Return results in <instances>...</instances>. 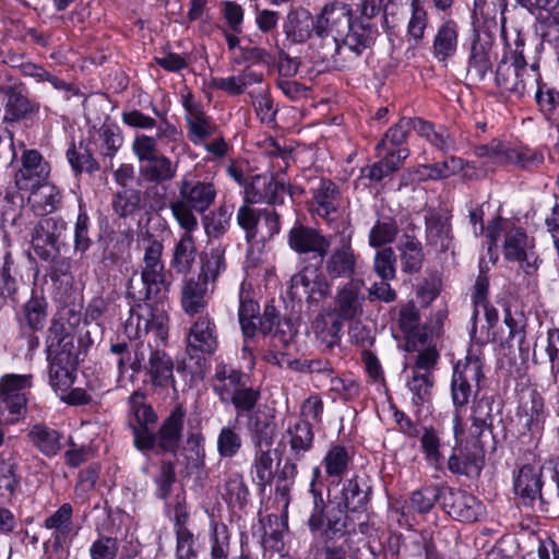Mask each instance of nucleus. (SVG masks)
Listing matches in <instances>:
<instances>
[{
    "mask_svg": "<svg viewBox=\"0 0 559 559\" xmlns=\"http://www.w3.org/2000/svg\"><path fill=\"white\" fill-rule=\"evenodd\" d=\"M162 254V242L150 241L145 248L141 272L144 301L131 308L124 324V332L130 338L152 334L156 343L167 340L169 319L164 301L167 284Z\"/></svg>",
    "mask_w": 559,
    "mask_h": 559,
    "instance_id": "obj_1",
    "label": "nucleus"
},
{
    "mask_svg": "<svg viewBox=\"0 0 559 559\" xmlns=\"http://www.w3.org/2000/svg\"><path fill=\"white\" fill-rule=\"evenodd\" d=\"M46 343L49 383L57 394H63L72 388L75 380L78 357L74 350V337L62 322L52 321Z\"/></svg>",
    "mask_w": 559,
    "mask_h": 559,
    "instance_id": "obj_2",
    "label": "nucleus"
},
{
    "mask_svg": "<svg viewBox=\"0 0 559 559\" xmlns=\"http://www.w3.org/2000/svg\"><path fill=\"white\" fill-rule=\"evenodd\" d=\"M365 301V282L362 280L350 278L337 287L333 308L334 322L325 331V318L320 316L317 318L314 326L317 335L328 347L337 343L338 333L344 321H353L362 316Z\"/></svg>",
    "mask_w": 559,
    "mask_h": 559,
    "instance_id": "obj_3",
    "label": "nucleus"
},
{
    "mask_svg": "<svg viewBox=\"0 0 559 559\" xmlns=\"http://www.w3.org/2000/svg\"><path fill=\"white\" fill-rule=\"evenodd\" d=\"M483 376V359L473 350H469L466 357L454 366L451 382L452 402L455 407L453 436L459 444L464 441L461 409L468 404Z\"/></svg>",
    "mask_w": 559,
    "mask_h": 559,
    "instance_id": "obj_4",
    "label": "nucleus"
},
{
    "mask_svg": "<svg viewBox=\"0 0 559 559\" xmlns=\"http://www.w3.org/2000/svg\"><path fill=\"white\" fill-rule=\"evenodd\" d=\"M179 198L171 202L170 210L181 228L198 229L195 212H205L214 202L217 191L211 181L179 182Z\"/></svg>",
    "mask_w": 559,
    "mask_h": 559,
    "instance_id": "obj_5",
    "label": "nucleus"
},
{
    "mask_svg": "<svg viewBox=\"0 0 559 559\" xmlns=\"http://www.w3.org/2000/svg\"><path fill=\"white\" fill-rule=\"evenodd\" d=\"M412 129L443 153L455 150V142L445 128L436 129L420 118H402L386 131L384 138L377 144L378 155L381 156L382 152L400 148L399 146L405 142L407 133Z\"/></svg>",
    "mask_w": 559,
    "mask_h": 559,
    "instance_id": "obj_6",
    "label": "nucleus"
},
{
    "mask_svg": "<svg viewBox=\"0 0 559 559\" xmlns=\"http://www.w3.org/2000/svg\"><path fill=\"white\" fill-rule=\"evenodd\" d=\"M538 80H540L538 66L534 63L528 67L522 51L518 48L502 57L495 76L498 87L516 96L533 91Z\"/></svg>",
    "mask_w": 559,
    "mask_h": 559,
    "instance_id": "obj_7",
    "label": "nucleus"
},
{
    "mask_svg": "<svg viewBox=\"0 0 559 559\" xmlns=\"http://www.w3.org/2000/svg\"><path fill=\"white\" fill-rule=\"evenodd\" d=\"M31 374L8 373L0 379V426L16 424L26 413Z\"/></svg>",
    "mask_w": 559,
    "mask_h": 559,
    "instance_id": "obj_8",
    "label": "nucleus"
},
{
    "mask_svg": "<svg viewBox=\"0 0 559 559\" xmlns=\"http://www.w3.org/2000/svg\"><path fill=\"white\" fill-rule=\"evenodd\" d=\"M352 8L343 2L325 4L316 20V35L334 52L341 50V38L352 22Z\"/></svg>",
    "mask_w": 559,
    "mask_h": 559,
    "instance_id": "obj_9",
    "label": "nucleus"
},
{
    "mask_svg": "<svg viewBox=\"0 0 559 559\" xmlns=\"http://www.w3.org/2000/svg\"><path fill=\"white\" fill-rule=\"evenodd\" d=\"M181 105L186 111V121L188 127V139L194 144L200 145L204 140L215 132V126L203 111L200 102L189 90L181 92Z\"/></svg>",
    "mask_w": 559,
    "mask_h": 559,
    "instance_id": "obj_10",
    "label": "nucleus"
},
{
    "mask_svg": "<svg viewBox=\"0 0 559 559\" xmlns=\"http://www.w3.org/2000/svg\"><path fill=\"white\" fill-rule=\"evenodd\" d=\"M503 255L509 261L519 262L526 273L537 269L538 258L533 251V243L521 227L513 226L507 230Z\"/></svg>",
    "mask_w": 559,
    "mask_h": 559,
    "instance_id": "obj_11",
    "label": "nucleus"
},
{
    "mask_svg": "<svg viewBox=\"0 0 559 559\" xmlns=\"http://www.w3.org/2000/svg\"><path fill=\"white\" fill-rule=\"evenodd\" d=\"M442 508L454 520L475 522L484 513V507L473 495L460 489H447L442 495Z\"/></svg>",
    "mask_w": 559,
    "mask_h": 559,
    "instance_id": "obj_12",
    "label": "nucleus"
},
{
    "mask_svg": "<svg viewBox=\"0 0 559 559\" xmlns=\"http://www.w3.org/2000/svg\"><path fill=\"white\" fill-rule=\"evenodd\" d=\"M272 431L266 426L255 436V457L252 466V478L261 487L273 480L275 451H272Z\"/></svg>",
    "mask_w": 559,
    "mask_h": 559,
    "instance_id": "obj_13",
    "label": "nucleus"
},
{
    "mask_svg": "<svg viewBox=\"0 0 559 559\" xmlns=\"http://www.w3.org/2000/svg\"><path fill=\"white\" fill-rule=\"evenodd\" d=\"M64 231L63 224L52 217L38 221L32 233V246L36 254L45 260L55 259L58 253V239Z\"/></svg>",
    "mask_w": 559,
    "mask_h": 559,
    "instance_id": "obj_14",
    "label": "nucleus"
},
{
    "mask_svg": "<svg viewBox=\"0 0 559 559\" xmlns=\"http://www.w3.org/2000/svg\"><path fill=\"white\" fill-rule=\"evenodd\" d=\"M519 425L533 438L542 436L546 420L543 397L534 391L523 394L518 409Z\"/></svg>",
    "mask_w": 559,
    "mask_h": 559,
    "instance_id": "obj_15",
    "label": "nucleus"
},
{
    "mask_svg": "<svg viewBox=\"0 0 559 559\" xmlns=\"http://www.w3.org/2000/svg\"><path fill=\"white\" fill-rule=\"evenodd\" d=\"M48 175L49 168L41 155L35 150L25 151L22 156V167L15 174V185L19 190L34 189L45 181Z\"/></svg>",
    "mask_w": 559,
    "mask_h": 559,
    "instance_id": "obj_16",
    "label": "nucleus"
},
{
    "mask_svg": "<svg viewBox=\"0 0 559 559\" xmlns=\"http://www.w3.org/2000/svg\"><path fill=\"white\" fill-rule=\"evenodd\" d=\"M245 382H249V377L246 373L219 362L215 367L211 385L219 401L228 404Z\"/></svg>",
    "mask_w": 559,
    "mask_h": 559,
    "instance_id": "obj_17",
    "label": "nucleus"
},
{
    "mask_svg": "<svg viewBox=\"0 0 559 559\" xmlns=\"http://www.w3.org/2000/svg\"><path fill=\"white\" fill-rule=\"evenodd\" d=\"M492 46L493 41L490 35H476L472 44L467 69L472 80L483 81L491 70Z\"/></svg>",
    "mask_w": 559,
    "mask_h": 559,
    "instance_id": "obj_18",
    "label": "nucleus"
},
{
    "mask_svg": "<svg viewBox=\"0 0 559 559\" xmlns=\"http://www.w3.org/2000/svg\"><path fill=\"white\" fill-rule=\"evenodd\" d=\"M405 348L408 352H418L414 370L431 372L436 367L439 353L428 331H418L409 335L405 343Z\"/></svg>",
    "mask_w": 559,
    "mask_h": 559,
    "instance_id": "obj_19",
    "label": "nucleus"
},
{
    "mask_svg": "<svg viewBox=\"0 0 559 559\" xmlns=\"http://www.w3.org/2000/svg\"><path fill=\"white\" fill-rule=\"evenodd\" d=\"M178 136L179 132L177 128L166 121L159 126L156 138L146 134L135 135L132 142V152L141 165H143L159 155L157 143L158 139L166 138L170 141H176Z\"/></svg>",
    "mask_w": 559,
    "mask_h": 559,
    "instance_id": "obj_20",
    "label": "nucleus"
},
{
    "mask_svg": "<svg viewBox=\"0 0 559 559\" xmlns=\"http://www.w3.org/2000/svg\"><path fill=\"white\" fill-rule=\"evenodd\" d=\"M459 46V24L453 19H444L437 27L432 40V55L438 61L452 58Z\"/></svg>",
    "mask_w": 559,
    "mask_h": 559,
    "instance_id": "obj_21",
    "label": "nucleus"
},
{
    "mask_svg": "<svg viewBox=\"0 0 559 559\" xmlns=\"http://www.w3.org/2000/svg\"><path fill=\"white\" fill-rule=\"evenodd\" d=\"M377 34V28L371 23L362 20H352L343 38H341V46L347 47L349 51L357 56L373 44Z\"/></svg>",
    "mask_w": 559,
    "mask_h": 559,
    "instance_id": "obj_22",
    "label": "nucleus"
},
{
    "mask_svg": "<svg viewBox=\"0 0 559 559\" xmlns=\"http://www.w3.org/2000/svg\"><path fill=\"white\" fill-rule=\"evenodd\" d=\"M283 29L288 40L301 44L310 38L313 31L316 32V21L309 11L295 9L288 12Z\"/></svg>",
    "mask_w": 559,
    "mask_h": 559,
    "instance_id": "obj_23",
    "label": "nucleus"
},
{
    "mask_svg": "<svg viewBox=\"0 0 559 559\" xmlns=\"http://www.w3.org/2000/svg\"><path fill=\"white\" fill-rule=\"evenodd\" d=\"M288 245L298 253H324L328 249V242L317 230L302 225H296L289 230Z\"/></svg>",
    "mask_w": 559,
    "mask_h": 559,
    "instance_id": "obj_24",
    "label": "nucleus"
},
{
    "mask_svg": "<svg viewBox=\"0 0 559 559\" xmlns=\"http://www.w3.org/2000/svg\"><path fill=\"white\" fill-rule=\"evenodd\" d=\"M340 206V192L336 186L329 180H321L313 190L312 211L324 219H332V215Z\"/></svg>",
    "mask_w": 559,
    "mask_h": 559,
    "instance_id": "obj_25",
    "label": "nucleus"
},
{
    "mask_svg": "<svg viewBox=\"0 0 559 559\" xmlns=\"http://www.w3.org/2000/svg\"><path fill=\"white\" fill-rule=\"evenodd\" d=\"M215 325L207 317L199 318L188 335L190 352L213 353L216 348Z\"/></svg>",
    "mask_w": 559,
    "mask_h": 559,
    "instance_id": "obj_26",
    "label": "nucleus"
},
{
    "mask_svg": "<svg viewBox=\"0 0 559 559\" xmlns=\"http://www.w3.org/2000/svg\"><path fill=\"white\" fill-rule=\"evenodd\" d=\"M542 469L538 466L524 465L520 468L514 480V491L525 503L540 497Z\"/></svg>",
    "mask_w": 559,
    "mask_h": 559,
    "instance_id": "obj_27",
    "label": "nucleus"
},
{
    "mask_svg": "<svg viewBox=\"0 0 559 559\" xmlns=\"http://www.w3.org/2000/svg\"><path fill=\"white\" fill-rule=\"evenodd\" d=\"M213 287L198 280H188L182 288L181 304L186 313L194 316L201 312L210 298Z\"/></svg>",
    "mask_w": 559,
    "mask_h": 559,
    "instance_id": "obj_28",
    "label": "nucleus"
},
{
    "mask_svg": "<svg viewBox=\"0 0 559 559\" xmlns=\"http://www.w3.org/2000/svg\"><path fill=\"white\" fill-rule=\"evenodd\" d=\"M28 201L33 210L39 215L53 212L61 202L60 190L51 182L41 181L34 189H29Z\"/></svg>",
    "mask_w": 559,
    "mask_h": 559,
    "instance_id": "obj_29",
    "label": "nucleus"
},
{
    "mask_svg": "<svg viewBox=\"0 0 559 559\" xmlns=\"http://www.w3.org/2000/svg\"><path fill=\"white\" fill-rule=\"evenodd\" d=\"M178 171V164L159 154L140 166L141 177L148 182L162 183L173 180Z\"/></svg>",
    "mask_w": 559,
    "mask_h": 559,
    "instance_id": "obj_30",
    "label": "nucleus"
},
{
    "mask_svg": "<svg viewBox=\"0 0 559 559\" xmlns=\"http://www.w3.org/2000/svg\"><path fill=\"white\" fill-rule=\"evenodd\" d=\"M73 509L70 503H63L49 515L44 526L52 532V537L57 545L66 543L73 533Z\"/></svg>",
    "mask_w": 559,
    "mask_h": 559,
    "instance_id": "obj_31",
    "label": "nucleus"
},
{
    "mask_svg": "<svg viewBox=\"0 0 559 559\" xmlns=\"http://www.w3.org/2000/svg\"><path fill=\"white\" fill-rule=\"evenodd\" d=\"M185 231L174 248L171 266L181 274L192 269L197 258V247L192 233L195 229L182 228Z\"/></svg>",
    "mask_w": 559,
    "mask_h": 559,
    "instance_id": "obj_32",
    "label": "nucleus"
},
{
    "mask_svg": "<svg viewBox=\"0 0 559 559\" xmlns=\"http://www.w3.org/2000/svg\"><path fill=\"white\" fill-rule=\"evenodd\" d=\"M334 500L341 513L358 512L367 503L368 495L360 488L357 477H353L343 483L342 490Z\"/></svg>",
    "mask_w": 559,
    "mask_h": 559,
    "instance_id": "obj_33",
    "label": "nucleus"
},
{
    "mask_svg": "<svg viewBox=\"0 0 559 559\" xmlns=\"http://www.w3.org/2000/svg\"><path fill=\"white\" fill-rule=\"evenodd\" d=\"M383 157L371 166L365 167L361 170L364 177L370 180L379 181L389 176L399 167L408 156L407 148H397L396 151L382 152Z\"/></svg>",
    "mask_w": 559,
    "mask_h": 559,
    "instance_id": "obj_34",
    "label": "nucleus"
},
{
    "mask_svg": "<svg viewBox=\"0 0 559 559\" xmlns=\"http://www.w3.org/2000/svg\"><path fill=\"white\" fill-rule=\"evenodd\" d=\"M283 440L289 445L292 453L296 456H302L310 450L313 442V431L310 423L297 420L289 425Z\"/></svg>",
    "mask_w": 559,
    "mask_h": 559,
    "instance_id": "obj_35",
    "label": "nucleus"
},
{
    "mask_svg": "<svg viewBox=\"0 0 559 559\" xmlns=\"http://www.w3.org/2000/svg\"><path fill=\"white\" fill-rule=\"evenodd\" d=\"M467 442V437L464 435V441L457 443L455 440V448L448 460V467L454 474L476 476L481 469V460L475 454H465L463 452V445Z\"/></svg>",
    "mask_w": 559,
    "mask_h": 559,
    "instance_id": "obj_36",
    "label": "nucleus"
},
{
    "mask_svg": "<svg viewBox=\"0 0 559 559\" xmlns=\"http://www.w3.org/2000/svg\"><path fill=\"white\" fill-rule=\"evenodd\" d=\"M325 269L331 278L352 276L356 269L354 250L349 246L334 250L326 261Z\"/></svg>",
    "mask_w": 559,
    "mask_h": 559,
    "instance_id": "obj_37",
    "label": "nucleus"
},
{
    "mask_svg": "<svg viewBox=\"0 0 559 559\" xmlns=\"http://www.w3.org/2000/svg\"><path fill=\"white\" fill-rule=\"evenodd\" d=\"M225 250L221 247L212 248L201 258L198 280L213 287L218 276L225 272Z\"/></svg>",
    "mask_w": 559,
    "mask_h": 559,
    "instance_id": "obj_38",
    "label": "nucleus"
},
{
    "mask_svg": "<svg viewBox=\"0 0 559 559\" xmlns=\"http://www.w3.org/2000/svg\"><path fill=\"white\" fill-rule=\"evenodd\" d=\"M174 362L171 358L162 350L151 353L148 360V373L155 385L164 386L173 382Z\"/></svg>",
    "mask_w": 559,
    "mask_h": 559,
    "instance_id": "obj_39",
    "label": "nucleus"
},
{
    "mask_svg": "<svg viewBox=\"0 0 559 559\" xmlns=\"http://www.w3.org/2000/svg\"><path fill=\"white\" fill-rule=\"evenodd\" d=\"M411 15L406 26L408 41L418 44L424 39L428 26V12L420 0H412L409 4Z\"/></svg>",
    "mask_w": 559,
    "mask_h": 559,
    "instance_id": "obj_40",
    "label": "nucleus"
},
{
    "mask_svg": "<svg viewBox=\"0 0 559 559\" xmlns=\"http://www.w3.org/2000/svg\"><path fill=\"white\" fill-rule=\"evenodd\" d=\"M350 461L352 456L347 449L335 444L326 451L322 464L329 477L341 478L347 473Z\"/></svg>",
    "mask_w": 559,
    "mask_h": 559,
    "instance_id": "obj_41",
    "label": "nucleus"
},
{
    "mask_svg": "<svg viewBox=\"0 0 559 559\" xmlns=\"http://www.w3.org/2000/svg\"><path fill=\"white\" fill-rule=\"evenodd\" d=\"M432 385L431 372L413 370L412 377L406 382V386L412 393V403L417 407L428 403L431 397Z\"/></svg>",
    "mask_w": 559,
    "mask_h": 559,
    "instance_id": "obj_42",
    "label": "nucleus"
},
{
    "mask_svg": "<svg viewBox=\"0 0 559 559\" xmlns=\"http://www.w3.org/2000/svg\"><path fill=\"white\" fill-rule=\"evenodd\" d=\"M239 299L238 317L242 333L246 337H252L257 332L259 305L249 298L248 293L245 292V285L241 286Z\"/></svg>",
    "mask_w": 559,
    "mask_h": 559,
    "instance_id": "obj_43",
    "label": "nucleus"
},
{
    "mask_svg": "<svg viewBox=\"0 0 559 559\" xmlns=\"http://www.w3.org/2000/svg\"><path fill=\"white\" fill-rule=\"evenodd\" d=\"M420 447L426 461L436 467L444 463L443 444L439 432L432 427H426L420 437Z\"/></svg>",
    "mask_w": 559,
    "mask_h": 559,
    "instance_id": "obj_44",
    "label": "nucleus"
},
{
    "mask_svg": "<svg viewBox=\"0 0 559 559\" xmlns=\"http://www.w3.org/2000/svg\"><path fill=\"white\" fill-rule=\"evenodd\" d=\"M400 251L403 271L408 273L419 271L424 260L420 242L406 235L401 239Z\"/></svg>",
    "mask_w": 559,
    "mask_h": 559,
    "instance_id": "obj_45",
    "label": "nucleus"
},
{
    "mask_svg": "<svg viewBox=\"0 0 559 559\" xmlns=\"http://www.w3.org/2000/svg\"><path fill=\"white\" fill-rule=\"evenodd\" d=\"M262 544L265 548L281 550L286 523L276 514L267 515L263 521Z\"/></svg>",
    "mask_w": 559,
    "mask_h": 559,
    "instance_id": "obj_46",
    "label": "nucleus"
},
{
    "mask_svg": "<svg viewBox=\"0 0 559 559\" xmlns=\"http://www.w3.org/2000/svg\"><path fill=\"white\" fill-rule=\"evenodd\" d=\"M242 445L237 423L225 426L217 436V452L222 457H234Z\"/></svg>",
    "mask_w": 559,
    "mask_h": 559,
    "instance_id": "obj_47",
    "label": "nucleus"
},
{
    "mask_svg": "<svg viewBox=\"0 0 559 559\" xmlns=\"http://www.w3.org/2000/svg\"><path fill=\"white\" fill-rule=\"evenodd\" d=\"M29 437L45 455L52 456L60 450L59 433L53 429L45 426H35L31 430Z\"/></svg>",
    "mask_w": 559,
    "mask_h": 559,
    "instance_id": "obj_48",
    "label": "nucleus"
},
{
    "mask_svg": "<svg viewBox=\"0 0 559 559\" xmlns=\"http://www.w3.org/2000/svg\"><path fill=\"white\" fill-rule=\"evenodd\" d=\"M182 415L173 413L163 424L159 430V445L168 451H173L181 437Z\"/></svg>",
    "mask_w": 559,
    "mask_h": 559,
    "instance_id": "obj_49",
    "label": "nucleus"
},
{
    "mask_svg": "<svg viewBox=\"0 0 559 559\" xmlns=\"http://www.w3.org/2000/svg\"><path fill=\"white\" fill-rule=\"evenodd\" d=\"M233 213L234 206L229 204H222L215 212H212L205 219L206 234L215 238L225 234L229 227Z\"/></svg>",
    "mask_w": 559,
    "mask_h": 559,
    "instance_id": "obj_50",
    "label": "nucleus"
},
{
    "mask_svg": "<svg viewBox=\"0 0 559 559\" xmlns=\"http://www.w3.org/2000/svg\"><path fill=\"white\" fill-rule=\"evenodd\" d=\"M211 559H229L230 537L224 523L215 522L211 531Z\"/></svg>",
    "mask_w": 559,
    "mask_h": 559,
    "instance_id": "obj_51",
    "label": "nucleus"
},
{
    "mask_svg": "<svg viewBox=\"0 0 559 559\" xmlns=\"http://www.w3.org/2000/svg\"><path fill=\"white\" fill-rule=\"evenodd\" d=\"M473 17L474 24L484 27L488 34L498 29L497 9L486 0H474Z\"/></svg>",
    "mask_w": 559,
    "mask_h": 559,
    "instance_id": "obj_52",
    "label": "nucleus"
},
{
    "mask_svg": "<svg viewBox=\"0 0 559 559\" xmlns=\"http://www.w3.org/2000/svg\"><path fill=\"white\" fill-rule=\"evenodd\" d=\"M144 394L135 391L129 397L130 408L135 417L134 427H151L156 421V415L150 405L144 403Z\"/></svg>",
    "mask_w": 559,
    "mask_h": 559,
    "instance_id": "obj_53",
    "label": "nucleus"
},
{
    "mask_svg": "<svg viewBox=\"0 0 559 559\" xmlns=\"http://www.w3.org/2000/svg\"><path fill=\"white\" fill-rule=\"evenodd\" d=\"M186 519L187 516L185 514L177 515L176 519V555L178 559H191L195 555L193 549V534L185 526Z\"/></svg>",
    "mask_w": 559,
    "mask_h": 559,
    "instance_id": "obj_54",
    "label": "nucleus"
},
{
    "mask_svg": "<svg viewBox=\"0 0 559 559\" xmlns=\"http://www.w3.org/2000/svg\"><path fill=\"white\" fill-rule=\"evenodd\" d=\"M120 549L119 540L116 537L98 535L88 548L91 559H116Z\"/></svg>",
    "mask_w": 559,
    "mask_h": 559,
    "instance_id": "obj_55",
    "label": "nucleus"
},
{
    "mask_svg": "<svg viewBox=\"0 0 559 559\" xmlns=\"http://www.w3.org/2000/svg\"><path fill=\"white\" fill-rule=\"evenodd\" d=\"M8 102L4 108V119L8 121H16L24 118L32 111L29 100L22 94L10 88L7 92Z\"/></svg>",
    "mask_w": 559,
    "mask_h": 559,
    "instance_id": "obj_56",
    "label": "nucleus"
},
{
    "mask_svg": "<svg viewBox=\"0 0 559 559\" xmlns=\"http://www.w3.org/2000/svg\"><path fill=\"white\" fill-rule=\"evenodd\" d=\"M260 399V391L245 382L243 385L237 391L228 404H231L236 411L237 416L251 412Z\"/></svg>",
    "mask_w": 559,
    "mask_h": 559,
    "instance_id": "obj_57",
    "label": "nucleus"
},
{
    "mask_svg": "<svg viewBox=\"0 0 559 559\" xmlns=\"http://www.w3.org/2000/svg\"><path fill=\"white\" fill-rule=\"evenodd\" d=\"M427 225V241L440 250H444L450 245V226L439 218H430Z\"/></svg>",
    "mask_w": 559,
    "mask_h": 559,
    "instance_id": "obj_58",
    "label": "nucleus"
},
{
    "mask_svg": "<svg viewBox=\"0 0 559 559\" xmlns=\"http://www.w3.org/2000/svg\"><path fill=\"white\" fill-rule=\"evenodd\" d=\"M443 492L438 487H425L414 491L411 497V508L419 513L429 512L436 501L441 498Z\"/></svg>",
    "mask_w": 559,
    "mask_h": 559,
    "instance_id": "obj_59",
    "label": "nucleus"
},
{
    "mask_svg": "<svg viewBox=\"0 0 559 559\" xmlns=\"http://www.w3.org/2000/svg\"><path fill=\"white\" fill-rule=\"evenodd\" d=\"M397 234V227L391 219L378 221L369 233V245L380 247L392 242Z\"/></svg>",
    "mask_w": 559,
    "mask_h": 559,
    "instance_id": "obj_60",
    "label": "nucleus"
},
{
    "mask_svg": "<svg viewBox=\"0 0 559 559\" xmlns=\"http://www.w3.org/2000/svg\"><path fill=\"white\" fill-rule=\"evenodd\" d=\"M46 307V300L35 295L25 305L26 320L32 329L40 330L44 328L47 318Z\"/></svg>",
    "mask_w": 559,
    "mask_h": 559,
    "instance_id": "obj_61",
    "label": "nucleus"
},
{
    "mask_svg": "<svg viewBox=\"0 0 559 559\" xmlns=\"http://www.w3.org/2000/svg\"><path fill=\"white\" fill-rule=\"evenodd\" d=\"M318 269L314 266H306L290 278L289 294L292 298L301 299L309 288L311 282L318 278Z\"/></svg>",
    "mask_w": 559,
    "mask_h": 559,
    "instance_id": "obj_62",
    "label": "nucleus"
},
{
    "mask_svg": "<svg viewBox=\"0 0 559 559\" xmlns=\"http://www.w3.org/2000/svg\"><path fill=\"white\" fill-rule=\"evenodd\" d=\"M224 497L230 503L242 504L247 500L248 489L241 475L233 473L228 475L224 485Z\"/></svg>",
    "mask_w": 559,
    "mask_h": 559,
    "instance_id": "obj_63",
    "label": "nucleus"
},
{
    "mask_svg": "<svg viewBox=\"0 0 559 559\" xmlns=\"http://www.w3.org/2000/svg\"><path fill=\"white\" fill-rule=\"evenodd\" d=\"M395 254L391 248H385L377 252L374 257L373 269L383 281H390L395 276Z\"/></svg>",
    "mask_w": 559,
    "mask_h": 559,
    "instance_id": "obj_64",
    "label": "nucleus"
}]
</instances>
